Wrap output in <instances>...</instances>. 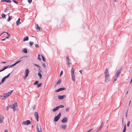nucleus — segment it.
I'll list each match as a JSON object with an SVG mask.
<instances>
[{"mask_svg":"<svg viewBox=\"0 0 132 132\" xmlns=\"http://www.w3.org/2000/svg\"><path fill=\"white\" fill-rule=\"evenodd\" d=\"M105 75V82L106 83H107L110 81L109 77L110 74L108 69L107 68H106L104 72Z\"/></svg>","mask_w":132,"mask_h":132,"instance_id":"nucleus-1","label":"nucleus"},{"mask_svg":"<svg viewBox=\"0 0 132 132\" xmlns=\"http://www.w3.org/2000/svg\"><path fill=\"white\" fill-rule=\"evenodd\" d=\"M13 90L6 94H4L0 96L1 98L3 100H5L8 96H9L11 94Z\"/></svg>","mask_w":132,"mask_h":132,"instance_id":"nucleus-2","label":"nucleus"},{"mask_svg":"<svg viewBox=\"0 0 132 132\" xmlns=\"http://www.w3.org/2000/svg\"><path fill=\"white\" fill-rule=\"evenodd\" d=\"M61 113H59L57 115V116L55 117L54 119V122H57V121L59 120V119H60L61 117Z\"/></svg>","mask_w":132,"mask_h":132,"instance_id":"nucleus-3","label":"nucleus"},{"mask_svg":"<svg viewBox=\"0 0 132 132\" xmlns=\"http://www.w3.org/2000/svg\"><path fill=\"white\" fill-rule=\"evenodd\" d=\"M17 106V104L16 103H15L14 104H12L11 106H9V107L13 109V111H15L16 109L15 107Z\"/></svg>","mask_w":132,"mask_h":132,"instance_id":"nucleus-4","label":"nucleus"},{"mask_svg":"<svg viewBox=\"0 0 132 132\" xmlns=\"http://www.w3.org/2000/svg\"><path fill=\"white\" fill-rule=\"evenodd\" d=\"M31 123L30 121L29 120H27V121H23L22 123V124L24 125H28L30 124Z\"/></svg>","mask_w":132,"mask_h":132,"instance_id":"nucleus-5","label":"nucleus"},{"mask_svg":"<svg viewBox=\"0 0 132 132\" xmlns=\"http://www.w3.org/2000/svg\"><path fill=\"white\" fill-rule=\"evenodd\" d=\"M29 69H26L25 71V75L24 78V79H25L28 76L29 73Z\"/></svg>","mask_w":132,"mask_h":132,"instance_id":"nucleus-6","label":"nucleus"},{"mask_svg":"<svg viewBox=\"0 0 132 132\" xmlns=\"http://www.w3.org/2000/svg\"><path fill=\"white\" fill-rule=\"evenodd\" d=\"M66 97V95H58V98L59 99L62 100Z\"/></svg>","mask_w":132,"mask_h":132,"instance_id":"nucleus-7","label":"nucleus"},{"mask_svg":"<svg viewBox=\"0 0 132 132\" xmlns=\"http://www.w3.org/2000/svg\"><path fill=\"white\" fill-rule=\"evenodd\" d=\"M4 118V117L3 115L0 114V123H1L3 122Z\"/></svg>","mask_w":132,"mask_h":132,"instance_id":"nucleus-8","label":"nucleus"},{"mask_svg":"<svg viewBox=\"0 0 132 132\" xmlns=\"http://www.w3.org/2000/svg\"><path fill=\"white\" fill-rule=\"evenodd\" d=\"M121 69L118 70L117 71L116 75L119 77L120 74L121 73Z\"/></svg>","mask_w":132,"mask_h":132,"instance_id":"nucleus-9","label":"nucleus"},{"mask_svg":"<svg viewBox=\"0 0 132 132\" xmlns=\"http://www.w3.org/2000/svg\"><path fill=\"white\" fill-rule=\"evenodd\" d=\"M68 119L66 117H64L61 121L62 123H65L67 121Z\"/></svg>","mask_w":132,"mask_h":132,"instance_id":"nucleus-10","label":"nucleus"},{"mask_svg":"<svg viewBox=\"0 0 132 132\" xmlns=\"http://www.w3.org/2000/svg\"><path fill=\"white\" fill-rule=\"evenodd\" d=\"M72 79V81L75 82V74H71Z\"/></svg>","mask_w":132,"mask_h":132,"instance_id":"nucleus-11","label":"nucleus"},{"mask_svg":"<svg viewBox=\"0 0 132 132\" xmlns=\"http://www.w3.org/2000/svg\"><path fill=\"white\" fill-rule=\"evenodd\" d=\"M65 88H60L56 90L55 92H59L61 91L64 90H65Z\"/></svg>","mask_w":132,"mask_h":132,"instance_id":"nucleus-12","label":"nucleus"},{"mask_svg":"<svg viewBox=\"0 0 132 132\" xmlns=\"http://www.w3.org/2000/svg\"><path fill=\"white\" fill-rule=\"evenodd\" d=\"M5 33L6 34H7V36L5 38L6 39H9V38L10 37V34H9L8 32H3L0 35V36L2 34H3V33Z\"/></svg>","mask_w":132,"mask_h":132,"instance_id":"nucleus-13","label":"nucleus"},{"mask_svg":"<svg viewBox=\"0 0 132 132\" xmlns=\"http://www.w3.org/2000/svg\"><path fill=\"white\" fill-rule=\"evenodd\" d=\"M22 60H19V61H17L16 63H14V64L12 65L11 66H10V67H12L15 66V65L16 64L18 63H20Z\"/></svg>","mask_w":132,"mask_h":132,"instance_id":"nucleus-14","label":"nucleus"},{"mask_svg":"<svg viewBox=\"0 0 132 132\" xmlns=\"http://www.w3.org/2000/svg\"><path fill=\"white\" fill-rule=\"evenodd\" d=\"M60 128L63 129H65L67 128V126L66 125H61L60 126Z\"/></svg>","mask_w":132,"mask_h":132,"instance_id":"nucleus-15","label":"nucleus"},{"mask_svg":"<svg viewBox=\"0 0 132 132\" xmlns=\"http://www.w3.org/2000/svg\"><path fill=\"white\" fill-rule=\"evenodd\" d=\"M38 75L39 76L40 79H41L42 78V75L41 73V70H40V71L39 70H38Z\"/></svg>","mask_w":132,"mask_h":132,"instance_id":"nucleus-16","label":"nucleus"},{"mask_svg":"<svg viewBox=\"0 0 132 132\" xmlns=\"http://www.w3.org/2000/svg\"><path fill=\"white\" fill-rule=\"evenodd\" d=\"M34 116L36 118H39V116L38 113L37 112H35L34 113Z\"/></svg>","mask_w":132,"mask_h":132,"instance_id":"nucleus-17","label":"nucleus"},{"mask_svg":"<svg viewBox=\"0 0 132 132\" xmlns=\"http://www.w3.org/2000/svg\"><path fill=\"white\" fill-rule=\"evenodd\" d=\"M20 19L19 18L18 20L16 22V25L17 26H18L19 24H20L21 23L20 21Z\"/></svg>","mask_w":132,"mask_h":132,"instance_id":"nucleus-18","label":"nucleus"},{"mask_svg":"<svg viewBox=\"0 0 132 132\" xmlns=\"http://www.w3.org/2000/svg\"><path fill=\"white\" fill-rule=\"evenodd\" d=\"M1 2H5L8 3H10L11 2V1L10 0H2L1 1Z\"/></svg>","mask_w":132,"mask_h":132,"instance_id":"nucleus-19","label":"nucleus"},{"mask_svg":"<svg viewBox=\"0 0 132 132\" xmlns=\"http://www.w3.org/2000/svg\"><path fill=\"white\" fill-rule=\"evenodd\" d=\"M75 69L72 68L71 71V74H75Z\"/></svg>","mask_w":132,"mask_h":132,"instance_id":"nucleus-20","label":"nucleus"},{"mask_svg":"<svg viewBox=\"0 0 132 132\" xmlns=\"http://www.w3.org/2000/svg\"><path fill=\"white\" fill-rule=\"evenodd\" d=\"M37 132H41V128H40V129H39L38 126L37 125Z\"/></svg>","mask_w":132,"mask_h":132,"instance_id":"nucleus-21","label":"nucleus"},{"mask_svg":"<svg viewBox=\"0 0 132 132\" xmlns=\"http://www.w3.org/2000/svg\"><path fill=\"white\" fill-rule=\"evenodd\" d=\"M29 39L28 37V36H26L25 37L23 38V41H25L28 40Z\"/></svg>","mask_w":132,"mask_h":132,"instance_id":"nucleus-22","label":"nucleus"},{"mask_svg":"<svg viewBox=\"0 0 132 132\" xmlns=\"http://www.w3.org/2000/svg\"><path fill=\"white\" fill-rule=\"evenodd\" d=\"M10 14L9 13L8 14L9 18L7 20V21L8 22L10 21V20L11 19V17L10 16Z\"/></svg>","mask_w":132,"mask_h":132,"instance_id":"nucleus-23","label":"nucleus"},{"mask_svg":"<svg viewBox=\"0 0 132 132\" xmlns=\"http://www.w3.org/2000/svg\"><path fill=\"white\" fill-rule=\"evenodd\" d=\"M118 76L115 75L113 78V79L114 81H116L117 80V78L118 77Z\"/></svg>","mask_w":132,"mask_h":132,"instance_id":"nucleus-24","label":"nucleus"},{"mask_svg":"<svg viewBox=\"0 0 132 132\" xmlns=\"http://www.w3.org/2000/svg\"><path fill=\"white\" fill-rule=\"evenodd\" d=\"M70 61H67V64L69 67H70V64H71L72 63L71 62H70Z\"/></svg>","mask_w":132,"mask_h":132,"instance_id":"nucleus-25","label":"nucleus"},{"mask_svg":"<svg viewBox=\"0 0 132 132\" xmlns=\"http://www.w3.org/2000/svg\"><path fill=\"white\" fill-rule=\"evenodd\" d=\"M34 65L35 66H36V67H38V69H39L38 70H39L40 71L41 69H40V67L38 65L36 64H34Z\"/></svg>","mask_w":132,"mask_h":132,"instance_id":"nucleus-26","label":"nucleus"},{"mask_svg":"<svg viewBox=\"0 0 132 132\" xmlns=\"http://www.w3.org/2000/svg\"><path fill=\"white\" fill-rule=\"evenodd\" d=\"M9 67V65H7L6 66H5V67H4L3 69V70H5V69L8 68V67L10 68V67Z\"/></svg>","mask_w":132,"mask_h":132,"instance_id":"nucleus-27","label":"nucleus"},{"mask_svg":"<svg viewBox=\"0 0 132 132\" xmlns=\"http://www.w3.org/2000/svg\"><path fill=\"white\" fill-rule=\"evenodd\" d=\"M36 29L37 30H38L39 31L40 30V27L39 26H38V24H37V27L36 28Z\"/></svg>","mask_w":132,"mask_h":132,"instance_id":"nucleus-28","label":"nucleus"},{"mask_svg":"<svg viewBox=\"0 0 132 132\" xmlns=\"http://www.w3.org/2000/svg\"><path fill=\"white\" fill-rule=\"evenodd\" d=\"M23 52H24V53H27V51L26 49V48H24L23 50Z\"/></svg>","mask_w":132,"mask_h":132,"instance_id":"nucleus-29","label":"nucleus"},{"mask_svg":"<svg viewBox=\"0 0 132 132\" xmlns=\"http://www.w3.org/2000/svg\"><path fill=\"white\" fill-rule=\"evenodd\" d=\"M102 125L101 126L99 127V128L97 129V132L98 131H99L101 129V128H102Z\"/></svg>","mask_w":132,"mask_h":132,"instance_id":"nucleus-30","label":"nucleus"},{"mask_svg":"<svg viewBox=\"0 0 132 132\" xmlns=\"http://www.w3.org/2000/svg\"><path fill=\"white\" fill-rule=\"evenodd\" d=\"M59 109L57 107H56L54 109H53L52 110L54 112H55L56 111Z\"/></svg>","mask_w":132,"mask_h":132,"instance_id":"nucleus-31","label":"nucleus"},{"mask_svg":"<svg viewBox=\"0 0 132 132\" xmlns=\"http://www.w3.org/2000/svg\"><path fill=\"white\" fill-rule=\"evenodd\" d=\"M57 107L59 109L60 108L64 107V106L63 105H60L59 106H57Z\"/></svg>","mask_w":132,"mask_h":132,"instance_id":"nucleus-32","label":"nucleus"},{"mask_svg":"<svg viewBox=\"0 0 132 132\" xmlns=\"http://www.w3.org/2000/svg\"><path fill=\"white\" fill-rule=\"evenodd\" d=\"M66 60H67V61H70V60L69 59V57L68 56L66 57Z\"/></svg>","mask_w":132,"mask_h":132,"instance_id":"nucleus-33","label":"nucleus"},{"mask_svg":"<svg viewBox=\"0 0 132 132\" xmlns=\"http://www.w3.org/2000/svg\"><path fill=\"white\" fill-rule=\"evenodd\" d=\"M42 85V83H39V84H38L37 85V87L38 88V87H40Z\"/></svg>","mask_w":132,"mask_h":132,"instance_id":"nucleus-34","label":"nucleus"},{"mask_svg":"<svg viewBox=\"0 0 132 132\" xmlns=\"http://www.w3.org/2000/svg\"><path fill=\"white\" fill-rule=\"evenodd\" d=\"M38 59L39 60H41V59L40 58V55H38Z\"/></svg>","mask_w":132,"mask_h":132,"instance_id":"nucleus-35","label":"nucleus"},{"mask_svg":"<svg viewBox=\"0 0 132 132\" xmlns=\"http://www.w3.org/2000/svg\"><path fill=\"white\" fill-rule=\"evenodd\" d=\"M10 73H9V74H8L7 76H6L5 77H4V78H5V79L6 78H8L10 75Z\"/></svg>","mask_w":132,"mask_h":132,"instance_id":"nucleus-36","label":"nucleus"},{"mask_svg":"<svg viewBox=\"0 0 132 132\" xmlns=\"http://www.w3.org/2000/svg\"><path fill=\"white\" fill-rule=\"evenodd\" d=\"M1 16L2 17H4L5 18H6V15L4 14H1Z\"/></svg>","mask_w":132,"mask_h":132,"instance_id":"nucleus-37","label":"nucleus"},{"mask_svg":"<svg viewBox=\"0 0 132 132\" xmlns=\"http://www.w3.org/2000/svg\"><path fill=\"white\" fill-rule=\"evenodd\" d=\"M5 79L3 77V78L2 79L1 82L2 83H3L4 81H5Z\"/></svg>","mask_w":132,"mask_h":132,"instance_id":"nucleus-38","label":"nucleus"},{"mask_svg":"<svg viewBox=\"0 0 132 132\" xmlns=\"http://www.w3.org/2000/svg\"><path fill=\"white\" fill-rule=\"evenodd\" d=\"M42 60H43V61L44 62H45V58H44V57L42 55Z\"/></svg>","mask_w":132,"mask_h":132,"instance_id":"nucleus-39","label":"nucleus"},{"mask_svg":"<svg viewBox=\"0 0 132 132\" xmlns=\"http://www.w3.org/2000/svg\"><path fill=\"white\" fill-rule=\"evenodd\" d=\"M39 83V81H36L34 84V85H36L38 83Z\"/></svg>","mask_w":132,"mask_h":132,"instance_id":"nucleus-40","label":"nucleus"},{"mask_svg":"<svg viewBox=\"0 0 132 132\" xmlns=\"http://www.w3.org/2000/svg\"><path fill=\"white\" fill-rule=\"evenodd\" d=\"M29 44L31 46H32L34 44V43L33 42H29Z\"/></svg>","mask_w":132,"mask_h":132,"instance_id":"nucleus-41","label":"nucleus"},{"mask_svg":"<svg viewBox=\"0 0 132 132\" xmlns=\"http://www.w3.org/2000/svg\"><path fill=\"white\" fill-rule=\"evenodd\" d=\"M61 82V81L60 80H59L57 83L56 84L58 85L59 84H60Z\"/></svg>","mask_w":132,"mask_h":132,"instance_id":"nucleus-42","label":"nucleus"},{"mask_svg":"<svg viewBox=\"0 0 132 132\" xmlns=\"http://www.w3.org/2000/svg\"><path fill=\"white\" fill-rule=\"evenodd\" d=\"M130 123V121H128V123H127V126H128V127H129V126Z\"/></svg>","mask_w":132,"mask_h":132,"instance_id":"nucleus-43","label":"nucleus"},{"mask_svg":"<svg viewBox=\"0 0 132 132\" xmlns=\"http://www.w3.org/2000/svg\"><path fill=\"white\" fill-rule=\"evenodd\" d=\"M93 129H91L87 131L86 132H91V131H93Z\"/></svg>","mask_w":132,"mask_h":132,"instance_id":"nucleus-44","label":"nucleus"},{"mask_svg":"<svg viewBox=\"0 0 132 132\" xmlns=\"http://www.w3.org/2000/svg\"><path fill=\"white\" fill-rule=\"evenodd\" d=\"M42 65L43 67L44 68H45L46 67V65L45 63H43L42 64Z\"/></svg>","mask_w":132,"mask_h":132,"instance_id":"nucleus-45","label":"nucleus"},{"mask_svg":"<svg viewBox=\"0 0 132 132\" xmlns=\"http://www.w3.org/2000/svg\"><path fill=\"white\" fill-rule=\"evenodd\" d=\"M35 46L37 48H38L39 47V46L38 44H36L35 45Z\"/></svg>","mask_w":132,"mask_h":132,"instance_id":"nucleus-46","label":"nucleus"},{"mask_svg":"<svg viewBox=\"0 0 132 132\" xmlns=\"http://www.w3.org/2000/svg\"><path fill=\"white\" fill-rule=\"evenodd\" d=\"M28 2L29 3H30L31 2H32V0H28Z\"/></svg>","mask_w":132,"mask_h":132,"instance_id":"nucleus-47","label":"nucleus"},{"mask_svg":"<svg viewBox=\"0 0 132 132\" xmlns=\"http://www.w3.org/2000/svg\"><path fill=\"white\" fill-rule=\"evenodd\" d=\"M62 74H63V71H62L60 72V76H61V75Z\"/></svg>","mask_w":132,"mask_h":132,"instance_id":"nucleus-48","label":"nucleus"},{"mask_svg":"<svg viewBox=\"0 0 132 132\" xmlns=\"http://www.w3.org/2000/svg\"><path fill=\"white\" fill-rule=\"evenodd\" d=\"M13 1L15 3H16V4H18V2L14 0H13Z\"/></svg>","mask_w":132,"mask_h":132,"instance_id":"nucleus-49","label":"nucleus"},{"mask_svg":"<svg viewBox=\"0 0 132 132\" xmlns=\"http://www.w3.org/2000/svg\"><path fill=\"white\" fill-rule=\"evenodd\" d=\"M66 110L67 112L69 110V108H67L66 109Z\"/></svg>","mask_w":132,"mask_h":132,"instance_id":"nucleus-50","label":"nucleus"},{"mask_svg":"<svg viewBox=\"0 0 132 132\" xmlns=\"http://www.w3.org/2000/svg\"><path fill=\"white\" fill-rule=\"evenodd\" d=\"M127 113H128V110H127L126 113V117H127Z\"/></svg>","mask_w":132,"mask_h":132,"instance_id":"nucleus-51","label":"nucleus"},{"mask_svg":"<svg viewBox=\"0 0 132 132\" xmlns=\"http://www.w3.org/2000/svg\"><path fill=\"white\" fill-rule=\"evenodd\" d=\"M124 129H126V126L125 125V126H124Z\"/></svg>","mask_w":132,"mask_h":132,"instance_id":"nucleus-52","label":"nucleus"},{"mask_svg":"<svg viewBox=\"0 0 132 132\" xmlns=\"http://www.w3.org/2000/svg\"><path fill=\"white\" fill-rule=\"evenodd\" d=\"M126 130V129H123L122 132H125Z\"/></svg>","mask_w":132,"mask_h":132,"instance_id":"nucleus-53","label":"nucleus"},{"mask_svg":"<svg viewBox=\"0 0 132 132\" xmlns=\"http://www.w3.org/2000/svg\"><path fill=\"white\" fill-rule=\"evenodd\" d=\"M36 119L37 121H38V118H36Z\"/></svg>","mask_w":132,"mask_h":132,"instance_id":"nucleus-54","label":"nucleus"},{"mask_svg":"<svg viewBox=\"0 0 132 132\" xmlns=\"http://www.w3.org/2000/svg\"><path fill=\"white\" fill-rule=\"evenodd\" d=\"M9 107L8 106H7L6 108V109L7 110H8Z\"/></svg>","mask_w":132,"mask_h":132,"instance_id":"nucleus-55","label":"nucleus"},{"mask_svg":"<svg viewBox=\"0 0 132 132\" xmlns=\"http://www.w3.org/2000/svg\"><path fill=\"white\" fill-rule=\"evenodd\" d=\"M6 39V38H5L4 39H3L2 40H2V41H5V40Z\"/></svg>","mask_w":132,"mask_h":132,"instance_id":"nucleus-56","label":"nucleus"},{"mask_svg":"<svg viewBox=\"0 0 132 132\" xmlns=\"http://www.w3.org/2000/svg\"><path fill=\"white\" fill-rule=\"evenodd\" d=\"M5 132H8V130L7 129H6L5 130Z\"/></svg>","mask_w":132,"mask_h":132,"instance_id":"nucleus-57","label":"nucleus"},{"mask_svg":"<svg viewBox=\"0 0 132 132\" xmlns=\"http://www.w3.org/2000/svg\"><path fill=\"white\" fill-rule=\"evenodd\" d=\"M132 77L131 79V80L130 82V84H131L132 83Z\"/></svg>","mask_w":132,"mask_h":132,"instance_id":"nucleus-58","label":"nucleus"},{"mask_svg":"<svg viewBox=\"0 0 132 132\" xmlns=\"http://www.w3.org/2000/svg\"><path fill=\"white\" fill-rule=\"evenodd\" d=\"M82 70H80L79 71V72H80L81 73V74H82Z\"/></svg>","mask_w":132,"mask_h":132,"instance_id":"nucleus-59","label":"nucleus"},{"mask_svg":"<svg viewBox=\"0 0 132 132\" xmlns=\"http://www.w3.org/2000/svg\"><path fill=\"white\" fill-rule=\"evenodd\" d=\"M3 71V69L2 70H0V72H1L2 71Z\"/></svg>","mask_w":132,"mask_h":132,"instance_id":"nucleus-60","label":"nucleus"},{"mask_svg":"<svg viewBox=\"0 0 132 132\" xmlns=\"http://www.w3.org/2000/svg\"><path fill=\"white\" fill-rule=\"evenodd\" d=\"M131 101H130V102H129V105H130V103H131Z\"/></svg>","mask_w":132,"mask_h":132,"instance_id":"nucleus-61","label":"nucleus"},{"mask_svg":"<svg viewBox=\"0 0 132 132\" xmlns=\"http://www.w3.org/2000/svg\"><path fill=\"white\" fill-rule=\"evenodd\" d=\"M6 63V62H2V63Z\"/></svg>","mask_w":132,"mask_h":132,"instance_id":"nucleus-62","label":"nucleus"},{"mask_svg":"<svg viewBox=\"0 0 132 132\" xmlns=\"http://www.w3.org/2000/svg\"><path fill=\"white\" fill-rule=\"evenodd\" d=\"M128 91H127V92H126V94H128Z\"/></svg>","mask_w":132,"mask_h":132,"instance_id":"nucleus-63","label":"nucleus"},{"mask_svg":"<svg viewBox=\"0 0 132 132\" xmlns=\"http://www.w3.org/2000/svg\"><path fill=\"white\" fill-rule=\"evenodd\" d=\"M6 10H7L6 9V10H5V12H6Z\"/></svg>","mask_w":132,"mask_h":132,"instance_id":"nucleus-64","label":"nucleus"}]
</instances>
